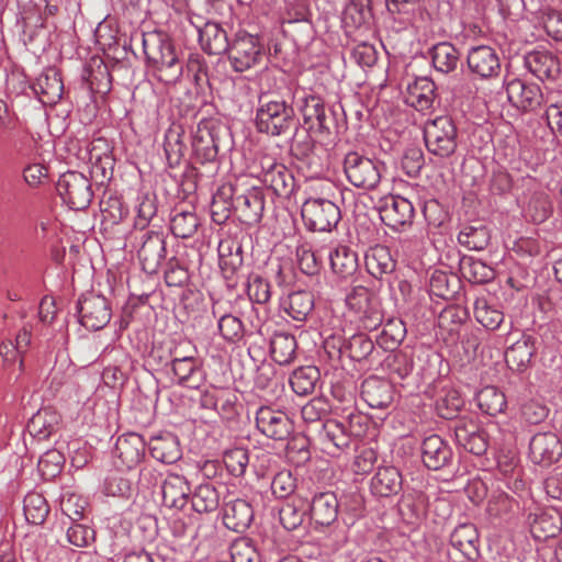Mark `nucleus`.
<instances>
[{
  "instance_id": "1",
  "label": "nucleus",
  "mask_w": 562,
  "mask_h": 562,
  "mask_svg": "<svg viewBox=\"0 0 562 562\" xmlns=\"http://www.w3.org/2000/svg\"><path fill=\"white\" fill-rule=\"evenodd\" d=\"M292 101L308 134L328 137L348 130L347 115L340 102L328 103L313 90L301 87L292 91Z\"/></svg>"
},
{
  "instance_id": "2",
  "label": "nucleus",
  "mask_w": 562,
  "mask_h": 562,
  "mask_svg": "<svg viewBox=\"0 0 562 562\" xmlns=\"http://www.w3.org/2000/svg\"><path fill=\"white\" fill-rule=\"evenodd\" d=\"M233 136L229 127L215 117H204L191 133V155L189 164L207 168V177L220 169V156L229 151Z\"/></svg>"
},
{
  "instance_id": "3",
  "label": "nucleus",
  "mask_w": 562,
  "mask_h": 562,
  "mask_svg": "<svg viewBox=\"0 0 562 562\" xmlns=\"http://www.w3.org/2000/svg\"><path fill=\"white\" fill-rule=\"evenodd\" d=\"M374 424L371 417L355 407H346L341 415L328 419L317 427V441L326 448H333L337 452L350 449L362 438L372 434Z\"/></svg>"
},
{
  "instance_id": "4",
  "label": "nucleus",
  "mask_w": 562,
  "mask_h": 562,
  "mask_svg": "<svg viewBox=\"0 0 562 562\" xmlns=\"http://www.w3.org/2000/svg\"><path fill=\"white\" fill-rule=\"evenodd\" d=\"M292 91L286 97L276 92L259 94L255 116L257 132L277 137L292 130L297 131L300 121L292 101Z\"/></svg>"
},
{
  "instance_id": "5",
  "label": "nucleus",
  "mask_w": 562,
  "mask_h": 562,
  "mask_svg": "<svg viewBox=\"0 0 562 562\" xmlns=\"http://www.w3.org/2000/svg\"><path fill=\"white\" fill-rule=\"evenodd\" d=\"M140 40L147 68L166 83L177 82L184 66L171 36L164 31H151L142 33Z\"/></svg>"
},
{
  "instance_id": "6",
  "label": "nucleus",
  "mask_w": 562,
  "mask_h": 562,
  "mask_svg": "<svg viewBox=\"0 0 562 562\" xmlns=\"http://www.w3.org/2000/svg\"><path fill=\"white\" fill-rule=\"evenodd\" d=\"M423 135L428 153L440 159L451 157L458 148L459 131L450 115H439L426 121Z\"/></svg>"
},
{
  "instance_id": "7",
  "label": "nucleus",
  "mask_w": 562,
  "mask_h": 562,
  "mask_svg": "<svg viewBox=\"0 0 562 562\" xmlns=\"http://www.w3.org/2000/svg\"><path fill=\"white\" fill-rule=\"evenodd\" d=\"M344 172L347 180L356 188L374 190L386 170L385 164L358 151H349L344 158Z\"/></svg>"
},
{
  "instance_id": "8",
  "label": "nucleus",
  "mask_w": 562,
  "mask_h": 562,
  "mask_svg": "<svg viewBox=\"0 0 562 562\" xmlns=\"http://www.w3.org/2000/svg\"><path fill=\"white\" fill-rule=\"evenodd\" d=\"M303 504L308 513V526L319 530L337 520L340 504L334 492L303 486Z\"/></svg>"
},
{
  "instance_id": "9",
  "label": "nucleus",
  "mask_w": 562,
  "mask_h": 562,
  "mask_svg": "<svg viewBox=\"0 0 562 562\" xmlns=\"http://www.w3.org/2000/svg\"><path fill=\"white\" fill-rule=\"evenodd\" d=\"M304 226L310 232H331L341 220L338 204L328 198L310 196L301 207Z\"/></svg>"
},
{
  "instance_id": "10",
  "label": "nucleus",
  "mask_w": 562,
  "mask_h": 562,
  "mask_svg": "<svg viewBox=\"0 0 562 562\" xmlns=\"http://www.w3.org/2000/svg\"><path fill=\"white\" fill-rule=\"evenodd\" d=\"M375 345V340L363 331L356 333L348 338L331 336L325 340V347L336 349L339 357H347L352 362L370 367L381 362Z\"/></svg>"
},
{
  "instance_id": "11",
  "label": "nucleus",
  "mask_w": 562,
  "mask_h": 562,
  "mask_svg": "<svg viewBox=\"0 0 562 562\" xmlns=\"http://www.w3.org/2000/svg\"><path fill=\"white\" fill-rule=\"evenodd\" d=\"M265 55L261 37L240 30L232 38L227 57L235 72H244L259 65Z\"/></svg>"
},
{
  "instance_id": "12",
  "label": "nucleus",
  "mask_w": 562,
  "mask_h": 562,
  "mask_svg": "<svg viewBox=\"0 0 562 562\" xmlns=\"http://www.w3.org/2000/svg\"><path fill=\"white\" fill-rule=\"evenodd\" d=\"M56 191L63 202L75 211L88 209L93 198L90 180L78 171L63 173L56 183Z\"/></svg>"
},
{
  "instance_id": "13",
  "label": "nucleus",
  "mask_w": 562,
  "mask_h": 562,
  "mask_svg": "<svg viewBox=\"0 0 562 562\" xmlns=\"http://www.w3.org/2000/svg\"><path fill=\"white\" fill-rule=\"evenodd\" d=\"M78 322L89 330H100L111 321L112 308L108 299L94 292L80 295L76 303Z\"/></svg>"
},
{
  "instance_id": "14",
  "label": "nucleus",
  "mask_w": 562,
  "mask_h": 562,
  "mask_svg": "<svg viewBox=\"0 0 562 562\" xmlns=\"http://www.w3.org/2000/svg\"><path fill=\"white\" fill-rule=\"evenodd\" d=\"M456 442L465 451L481 457L488 448L490 437L480 422L471 416H461L453 423Z\"/></svg>"
},
{
  "instance_id": "15",
  "label": "nucleus",
  "mask_w": 562,
  "mask_h": 562,
  "mask_svg": "<svg viewBox=\"0 0 562 562\" xmlns=\"http://www.w3.org/2000/svg\"><path fill=\"white\" fill-rule=\"evenodd\" d=\"M255 422L260 434L276 441L288 440L295 430L290 415L271 406H260L256 412Z\"/></svg>"
},
{
  "instance_id": "16",
  "label": "nucleus",
  "mask_w": 562,
  "mask_h": 562,
  "mask_svg": "<svg viewBox=\"0 0 562 562\" xmlns=\"http://www.w3.org/2000/svg\"><path fill=\"white\" fill-rule=\"evenodd\" d=\"M449 543L452 548L449 555L453 562H475L481 557L480 533L474 524L458 525L450 533Z\"/></svg>"
},
{
  "instance_id": "17",
  "label": "nucleus",
  "mask_w": 562,
  "mask_h": 562,
  "mask_svg": "<svg viewBox=\"0 0 562 562\" xmlns=\"http://www.w3.org/2000/svg\"><path fill=\"white\" fill-rule=\"evenodd\" d=\"M505 91L508 102L521 112H532L539 109L544 97L540 86L524 78L505 79Z\"/></svg>"
},
{
  "instance_id": "18",
  "label": "nucleus",
  "mask_w": 562,
  "mask_h": 562,
  "mask_svg": "<svg viewBox=\"0 0 562 562\" xmlns=\"http://www.w3.org/2000/svg\"><path fill=\"white\" fill-rule=\"evenodd\" d=\"M420 457L429 471H449L454 468L456 457L450 443L437 434L426 436L420 443Z\"/></svg>"
},
{
  "instance_id": "19",
  "label": "nucleus",
  "mask_w": 562,
  "mask_h": 562,
  "mask_svg": "<svg viewBox=\"0 0 562 562\" xmlns=\"http://www.w3.org/2000/svg\"><path fill=\"white\" fill-rule=\"evenodd\" d=\"M378 211L384 225L394 232H404L413 225L415 209L401 195H387L380 200Z\"/></svg>"
},
{
  "instance_id": "20",
  "label": "nucleus",
  "mask_w": 562,
  "mask_h": 562,
  "mask_svg": "<svg viewBox=\"0 0 562 562\" xmlns=\"http://www.w3.org/2000/svg\"><path fill=\"white\" fill-rule=\"evenodd\" d=\"M177 385L198 390L204 383L206 374L199 358L186 355L182 350L176 355L166 374Z\"/></svg>"
},
{
  "instance_id": "21",
  "label": "nucleus",
  "mask_w": 562,
  "mask_h": 562,
  "mask_svg": "<svg viewBox=\"0 0 562 562\" xmlns=\"http://www.w3.org/2000/svg\"><path fill=\"white\" fill-rule=\"evenodd\" d=\"M235 215L237 220L247 226L258 224L265 211V191L262 188L252 186L239 192L234 187Z\"/></svg>"
},
{
  "instance_id": "22",
  "label": "nucleus",
  "mask_w": 562,
  "mask_h": 562,
  "mask_svg": "<svg viewBox=\"0 0 562 562\" xmlns=\"http://www.w3.org/2000/svg\"><path fill=\"white\" fill-rule=\"evenodd\" d=\"M137 255L146 273H157L162 263L169 258L165 234L159 231L147 229L142 236V246Z\"/></svg>"
},
{
  "instance_id": "23",
  "label": "nucleus",
  "mask_w": 562,
  "mask_h": 562,
  "mask_svg": "<svg viewBox=\"0 0 562 562\" xmlns=\"http://www.w3.org/2000/svg\"><path fill=\"white\" fill-rule=\"evenodd\" d=\"M524 67L540 81H557L562 74L561 57L548 49H533L524 55Z\"/></svg>"
},
{
  "instance_id": "24",
  "label": "nucleus",
  "mask_w": 562,
  "mask_h": 562,
  "mask_svg": "<svg viewBox=\"0 0 562 562\" xmlns=\"http://www.w3.org/2000/svg\"><path fill=\"white\" fill-rule=\"evenodd\" d=\"M529 458L533 464L547 468L562 458V441L551 431H539L529 440Z\"/></svg>"
},
{
  "instance_id": "25",
  "label": "nucleus",
  "mask_w": 562,
  "mask_h": 562,
  "mask_svg": "<svg viewBox=\"0 0 562 562\" xmlns=\"http://www.w3.org/2000/svg\"><path fill=\"white\" fill-rule=\"evenodd\" d=\"M538 351V337L535 333L524 330L515 342L505 350V362L510 370L522 374L532 364Z\"/></svg>"
},
{
  "instance_id": "26",
  "label": "nucleus",
  "mask_w": 562,
  "mask_h": 562,
  "mask_svg": "<svg viewBox=\"0 0 562 562\" xmlns=\"http://www.w3.org/2000/svg\"><path fill=\"white\" fill-rule=\"evenodd\" d=\"M467 65L472 75L480 79H491L499 75L502 65L497 50L490 45L469 48Z\"/></svg>"
},
{
  "instance_id": "27",
  "label": "nucleus",
  "mask_w": 562,
  "mask_h": 562,
  "mask_svg": "<svg viewBox=\"0 0 562 562\" xmlns=\"http://www.w3.org/2000/svg\"><path fill=\"white\" fill-rule=\"evenodd\" d=\"M361 398L373 409H387L392 406L395 390L391 381L370 375L361 383Z\"/></svg>"
},
{
  "instance_id": "28",
  "label": "nucleus",
  "mask_w": 562,
  "mask_h": 562,
  "mask_svg": "<svg viewBox=\"0 0 562 562\" xmlns=\"http://www.w3.org/2000/svg\"><path fill=\"white\" fill-rule=\"evenodd\" d=\"M259 179L278 198L290 199L295 191L296 183L293 172L283 164H271L263 169Z\"/></svg>"
},
{
  "instance_id": "29",
  "label": "nucleus",
  "mask_w": 562,
  "mask_h": 562,
  "mask_svg": "<svg viewBox=\"0 0 562 562\" xmlns=\"http://www.w3.org/2000/svg\"><path fill=\"white\" fill-rule=\"evenodd\" d=\"M147 450L155 460L166 464H172L182 458L180 439L169 430L151 435L147 441Z\"/></svg>"
},
{
  "instance_id": "30",
  "label": "nucleus",
  "mask_w": 562,
  "mask_h": 562,
  "mask_svg": "<svg viewBox=\"0 0 562 562\" xmlns=\"http://www.w3.org/2000/svg\"><path fill=\"white\" fill-rule=\"evenodd\" d=\"M147 441L137 432H127L116 439L113 457L121 460L122 465L134 469L145 458Z\"/></svg>"
},
{
  "instance_id": "31",
  "label": "nucleus",
  "mask_w": 562,
  "mask_h": 562,
  "mask_svg": "<svg viewBox=\"0 0 562 562\" xmlns=\"http://www.w3.org/2000/svg\"><path fill=\"white\" fill-rule=\"evenodd\" d=\"M192 486L183 474L169 472L161 484L162 504L181 510L191 498Z\"/></svg>"
},
{
  "instance_id": "32",
  "label": "nucleus",
  "mask_w": 562,
  "mask_h": 562,
  "mask_svg": "<svg viewBox=\"0 0 562 562\" xmlns=\"http://www.w3.org/2000/svg\"><path fill=\"white\" fill-rule=\"evenodd\" d=\"M526 521L532 537L537 540L554 538L562 531V513L554 507L529 513Z\"/></svg>"
},
{
  "instance_id": "33",
  "label": "nucleus",
  "mask_w": 562,
  "mask_h": 562,
  "mask_svg": "<svg viewBox=\"0 0 562 562\" xmlns=\"http://www.w3.org/2000/svg\"><path fill=\"white\" fill-rule=\"evenodd\" d=\"M280 310L297 323L296 327H301L314 314L315 296L311 291H293L281 299Z\"/></svg>"
},
{
  "instance_id": "34",
  "label": "nucleus",
  "mask_w": 562,
  "mask_h": 562,
  "mask_svg": "<svg viewBox=\"0 0 562 562\" xmlns=\"http://www.w3.org/2000/svg\"><path fill=\"white\" fill-rule=\"evenodd\" d=\"M470 319V312L465 306L449 304L438 314L437 326L446 340L458 341L461 339V329Z\"/></svg>"
},
{
  "instance_id": "35",
  "label": "nucleus",
  "mask_w": 562,
  "mask_h": 562,
  "mask_svg": "<svg viewBox=\"0 0 562 562\" xmlns=\"http://www.w3.org/2000/svg\"><path fill=\"white\" fill-rule=\"evenodd\" d=\"M370 491L375 497L389 498L403 492V476L394 465H380L371 477Z\"/></svg>"
},
{
  "instance_id": "36",
  "label": "nucleus",
  "mask_w": 562,
  "mask_h": 562,
  "mask_svg": "<svg viewBox=\"0 0 562 562\" xmlns=\"http://www.w3.org/2000/svg\"><path fill=\"white\" fill-rule=\"evenodd\" d=\"M406 92V102L419 112L432 109L438 97L437 86L429 77H416L407 83Z\"/></svg>"
},
{
  "instance_id": "37",
  "label": "nucleus",
  "mask_w": 562,
  "mask_h": 562,
  "mask_svg": "<svg viewBox=\"0 0 562 562\" xmlns=\"http://www.w3.org/2000/svg\"><path fill=\"white\" fill-rule=\"evenodd\" d=\"M64 91V83L59 71L48 68L34 81L33 97L43 104H53L60 100Z\"/></svg>"
},
{
  "instance_id": "38",
  "label": "nucleus",
  "mask_w": 562,
  "mask_h": 562,
  "mask_svg": "<svg viewBox=\"0 0 562 562\" xmlns=\"http://www.w3.org/2000/svg\"><path fill=\"white\" fill-rule=\"evenodd\" d=\"M223 522L227 529L245 532L254 521V508L243 498H236L224 506Z\"/></svg>"
},
{
  "instance_id": "39",
  "label": "nucleus",
  "mask_w": 562,
  "mask_h": 562,
  "mask_svg": "<svg viewBox=\"0 0 562 562\" xmlns=\"http://www.w3.org/2000/svg\"><path fill=\"white\" fill-rule=\"evenodd\" d=\"M303 485L297 490L292 502H288L279 510V520L284 529L289 531L296 530L300 527L305 529L308 526V513L303 504Z\"/></svg>"
},
{
  "instance_id": "40",
  "label": "nucleus",
  "mask_w": 562,
  "mask_h": 562,
  "mask_svg": "<svg viewBox=\"0 0 562 562\" xmlns=\"http://www.w3.org/2000/svg\"><path fill=\"white\" fill-rule=\"evenodd\" d=\"M328 258L333 272L340 279L352 278L359 270L358 254L347 245L329 250Z\"/></svg>"
},
{
  "instance_id": "41",
  "label": "nucleus",
  "mask_w": 562,
  "mask_h": 562,
  "mask_svg": "<svg viewBox=\"0 0 562 562\" xmlns=\"http://www.w3.org/2000/svg\"><path fill=\"white\" fill-rule=\"evenodd\" d=\"M374 340L376 346L384 351H395L406 337L405 323L397 317L383 319L379 330H375Z\"/></svg>"
},
{
  "instance_id": "42",
  "label": "nucleus",
  "mask_w": 562,
  "mask_h": 562,
  "mask_svg": "<svg viewBox=\"0 0 562 562\" xmlns=\"http://www.w3.org/2000/svg\"><path fill=\"white\" fill-rule=\"evenodd\" d=\"M202 48L209 55L228 54L232 46V40L221 23L209 21L204 30L200 32Z\"/></svg>"
},
{
  "instance_id": "43",
  "label": "nucleus",
  "mask_w": 562,
  "mask_h": 562,
  "mask_svg": "<svg viewBox=\"0 0 562 562\" xmlns=\"http://www.w3.org/2000/svg\"><path fill=\"white\" fill-rule=\"evenodd\" d=\"M186 128L181 123L172 122L165 132L164 151L167 166L171 169L178 167L184 157L187 145L183 140Z\"/></svg>"
},
{
  "instance_id": "44",
  "label": "nucleus",
  "mask_w": 562,
  "mask_h": 562,
  "mask_svg": "<svg viewBox=\"0 0 562 562\" xmlns=\"http://www.w3.org/2000/svg\"><path fill=\"white\" fill-rule=\"evenodd\" d=\"M434 69L442 75L453 72L461 64L460 50L450 42H440L428 50Z\"/></svg>"
},
{
  "instance_id": "45",
  "label": "nucleus",
  "mask_w": 562,
  "mask_h": 562,
  "mask_svg": "<svg viewBox=\"0 0 562 562\" xmlns=\"http://www.w3.org/2000/svg\"><path fill=\"white\" fill-rule=\"evenodd\" d=\"M458 243L468 250H484L491 241V229L480 221L461 225L457 236Z\"/></svg>"
},
{
  "instance_id": "46",
  "label": "nucleus",
  "mask_w": 562,
  "mask_h": 562,
  "mask_svg": "<svg viewBox=\"0 0 562 562\" xmlns=\"http://www.w3.org/2000/svg\"><path fill=\"white\" fill-rule=\"evenodd\" d=\"M60 416L49 408H42L32 416L26 425L29 434L37 440H47L59 429Z\"/></svg>"
},
{
  "instance_id": "47",
  "label": "nucleus",
  "mask_w": 562,
  "mask_h": 562,
  "mask_svg": "<svg viewBox=\"0 0 562 562\" xmlns=\"http://www.w3.org/2000/svg\"><path fill=\"white\" fill-rule=\"evenodd\" d=\"M364 263L368 273L379 280L384 274L394 272L396 268V261L393 259L390 248L384 245L371 247L366 252Z\"/></svg>"
},
{
  "instance_id": "48",
  "label": "nucleus",
  "mask_w": 562,
  "mask_h": 562,
  "mask_svg": "<svg viewBox=\"0 0 562 562\" xmlns=\"http://www.w3.org/2000/svg\"><path fill=\"white\" fill-rule=\"evenodd\" d=\"M374 22L372 0H350L342 12V23L351 29H370Z\"/></svg>"
},
{
  "instance_id": "49",
  "label": "nucleus",
  "mask_w": 562,
  "mask_h": 562,
  "mask_svg": "<svg viewBox=\"0 0 562 562\" xmlns=\"http://www.w3.org/2000/svg\"><path fill=\"white\" fill-rule=\"evenodd\" d=\"M235 214L234 187L222 186L212 196L210 215L213 223L225 224Z\"/></svg>"
},
{
  "instance_id": "50",
  "label": "nucleus",
  "mask_w": 562,
  "mask_h": 562,
  "mask_svg": "<svg viewBox=\"0 0 562 562\" xmlns=\"http://www.w3.org/2000/svg\"><path fill=\"white\" fill-rule=\"evenodd\" d=\"M429 295L442 300H453L461 289V279L454 273L434 270L429 277Z\"/></svg>"
},
{
  "instance_id": "51",
  "label": "nucleus",
  "mask_w": 562,
  "mask_h": 562,
  "mask_svg": "<svg viewBox=\"0 0 562 562\" xmlns=\"http://www.w3.org/2000/svg\"><path fill=\"white\" fill-rule=\"evenodd\" d=\"M295 336L285 331H274L270 339V356L280 366H288L296 358Z\"/></svg>"
},
{
  "instance_id": "52",
  "label": "nucleus",
  "mask_w": 562,
  "mask_h": 562,
  "mask_svg": "<svg viewBox=\"0 0 562 562\" xmlns=\"http://www.w3.org/2000/svg\"><path fill=\"white\" fill-rule=\"evenodd\" d=\"M462 276L473 284H486L496 277L494 268L472 256H463L459 261Z\"/></svg>"
},
{
  "instance_id": "53",
  "label": "nucleus",
  "mask_w": 562,
  "mask_h": 562,
  "mask_svg": "<svg viewBox=\"0 0 562 562\" xmlns=\"http://www.w3.org/2000/svg\"><path fill=\"white\" fill-rule=\"evenodd\" d=\"M221 493L212 483H201L191 493L192 509L199 514H210L218 509Z\"/></svg>"
},
{
  "instance_id": "54",
  "label": "nucleus",
  "mask_w": 562,
  "mask_h": 562,
  "mask_svg": "<svg viewBox=\"0 0 562 562\" xmlns=\"http://www.w3.org/2000/svg\"><path fill=\"white\" fill-rule=\"evenodd\" d=\"M319 382L321 371L315 366L300 367L292 372L289 379L292 391L299 396L312 394Z\"/></svg>"
},
{
  "instance_id": "55",
  "label": "nucleus",
  "mask_w": 562,
  "mask_h": 562,
  "mask_svg": "<svg viewBox=\"0 0 562 562\" xmlns=\"http://www.w3.org/2000/svg\"><path fill=\"white\" fill-rule=\"evenodd\" d=\"M200 221L193 211H187L175 207L169 215V228L172 235L177 238L187 239L192 237Z\"/></svg>"
},
{
  "instance_id": "56",
  "label": "nucleus",
  "mask_w": 562,
  "mask_h": 562,
  "mask_svg": "<svg viewBox=\"0 0 562 562\" xmlns=\"http://www.w3.org/2000/svg\"><path fill=\"white\" fill-rule=\"evenodd\" d=\"M392 379L405 380L413 373V353L405 350L390 351L381 362Z\"/></svg>"
},
{
  "instance_id": "57",
  "label": "nucleus",
  "mask_w": 562,
  "mask_h": 562,
  "mask_svg": "<svg viewBox=\"0 0 562 562\" xmlns=\"http://www.w3.org/2000/svg\"><path fill=\"white\" fill-rule=\"evenodd\" d=\"M480 411L488 416L504 413L507 407L506 395L496 386L487 385L475 395Z\"/></svg>"
},
{
  "instance_id": "58",
  "label": "nucleus",
  "mask_w": 562,
  "mask_h": 562,
  "mask_svg": "<svg viewBox=\"0 0 562 562\" xmlns=\"http://www.w3.org/2000/svg\"><path fill=\"white\" fill-rule=\"evenodd\" d=\"M180 347L172 341L154 344L146 359L147 366L155 371L168 373L176 355L179 353Z\"/></svg>"
},
{
  "instance_id": "59",
  "label": "nucleus",
  "mask_w": 562,
  "mask_h": 562,
  "mask_svg": "<svg viewBox=\"0 0 562 562\" xmlns=\"http://www.w3.org/2000/svg\"><path fill=\"white\" fill-rule=\"evenodd\" d=\"M136 218L135 227L145 229L151 222H162V217L159 216L158 199L155 193H144L138 195L136 204Z\"/></svg>"
},
{
  "instance_id": "60",
  "label": "nucleus",
  "mask_w": 562,
  "mask_h": 562,
  "mask_svg": "<svg viewBox=\"0 0 562 562\" xmlns=\"http://www.w3.org/2000/svg\"><path fill=\"white\" fill-rule=\"evenodd\" d=\"M49 505L46 498L37 493H27L23 499V512L25 519L31 525H42L49 514Z\"/></svg>"
},
{
  "instance_id": "61",
  "label": "nucleus",
  "mask_w": 562,
  "mask_h": 562,
  "mask_svg": "<svg viewBox=\"0 0 562 562\" xmlns=\"http://www.w3.org/2000/svg\"><path fill=\"white\" fill-rule=\"evenodd\" d=\"M426 495L420 491H404L397 502L398 513L406 520H417L424 514Z\"/></svg>"
},
{
  "instance_id": "62",
  "label": "nucleus",
  "mask_w": 562,
  "mask_h": 562,
  "mask_svg": "<svg viewBox=\"0 0 562 562\" xmlns=\"http://www.w3.org/2000/svg\"><path fill=\"white\" fill-rule=\"evenodd\" d=\"M330 406L328 402L323 397H314L307 402L301 409L302 418L305 423L310 424V431L315 432V439L317 440V427L327 422Z\"/></svg>"
},
{
  "instance_id": "63",
  "label": "nucleus",
  "mask_w": 562,
  "mask_h": 562,
  "mask_svg": "<svg viewBox=\"0 0 562 562\" xmlns=\"http://www.w3.org/2000/svg\"><path fill=\"white\" fill-rule=\"evenodd\" d=\"M475 319L486 329L496 330L504 323L505 315L503 311L487 302L486 299H476L474 302Z\"/></svg>"
},
{
  "instance_id": "64",
  "label": "nucleus",
  "mask_w": 562,
  "mask_h": 562,
  "mask_svg": "<svg viewBox=\"0 0 562 562\" xmlns=\"http://www.w3.org/2000/svg\"><path fill=\"white\" fill-rule=\"evenodd\" d=\"M465 402L457 390H448L442 396L436 400L437 414L447 420H457L460 412L464 408Z\"/></svg>"
}]
</instances>
